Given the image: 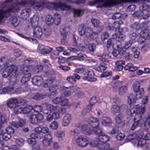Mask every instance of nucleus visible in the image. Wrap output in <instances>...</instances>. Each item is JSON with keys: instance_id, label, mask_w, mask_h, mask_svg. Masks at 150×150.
Masks as SVG:
<instances>
[{"instance_id": "nucleus-1", "label": "nucleus", "mask_w": 150, "mask_h": 150, "mask_svg": "<svg viewBox=\"0 0 150 150\" xmlns=\"http://www.w3.org/2000/svg\"><path fill=\"white\" fill-rule=\"evenodd\" d=\"M20 2H17L16 3L11 4L8 6L5 11H0V22L4 17H8L10 15V13H16L19 10L18 5L25 6L26 4L33 5L34 4L33 0H21Z\"/></svg>"}, {"instance_id": "nucleus-2", "label": "nucleus", "mask_w": 150, "mask_h": 150, "mask_svg": "<svg viewBox=\"0 0 150 150\" xmlns=\"http://www.w3.org/2000/svg\"><path fill=\"white\" fill-rule=\"evenodd\" d=\"M19 74L17 67L13 65L8 67L4 70L2 73V77L4 78H9L10 83L12 85L16 82L17 76Z\"/></svg>"}, {"instance_id": "nucleus-3", "label": "nucleus", "mask_w": 150, "mask_h": 150, "mask_svg": "<svg viewBox=\"0 0 150 150\" xmlns=\"http://www.w3.org/2000/svg\"><path fill=\"white\" fill-rule=\"evenodd\" d=\"M136 0H96L90 1L88 5L90 6H93L96 4L99 5L98 8L102 6L110 7L115 4L121 3H131L135 1Z\"/></svg>"}, {"instance_id": "nucleus-4", "label": "nucleus", "mask_w": 150, "mask_h": 150, "mask_svg": "<svg viewBox=\"0 0 150 150\" xmlns=\"http://www.w3.org/2000/svg\"><path fill=\"white\" fill-rule=\"evenodd\" d=\"M25 103L24 100L22 99L12 98L7 100V105L10 108H13L15 113L18 114L21 110L20 105Z\"/></svg>"}, {"instance_id": "nucleus-5", "label": "nucleus", "mask_w": 150, "mask_h": 150, "mask_svg": "<svg viewBox=\"0 0 150 150\" xmlns=\"http://www.w3.org/2000/svg\"><path fill=\"white\" fill-rule=\"evenodd\" d=\"M48 5L47 6V8L51 9L53 7L57 11L67 10L71 8L70 6H67L63 3L48 2Z\"/></svg>"}, {"instance_id": "nucleus-6", "label": "nucleus", "mask_w": 150, "mask_h": 150, "mask_svg": "<svg viewBox=\"0 0 150 150\" xmlns=\"http://www.w3.org/2000/svg\"><path fill=\"white\" fill-rule=\"evenodd\" d=\"M140 83L138 81L134 82L132 87L134 91L136 93V95L137 99L141 98L143 96L144 89L143 88H140Z\"/></svg>"}, {"instance_id": "nucleus-7", "label": "nucleus", "mask_w": 150, "mask_h": 150, "mask_svg": "<svg viewBox=\"0 0 150 150\" xmlns=\"http://www.w3.org/2000/svg\"><path fill=\"white\" fill-rule=\"evenodd\" d=\"M76 144L79 146L81 147L87 146L89 144L88 139L82 136H79L76 140Z\"/></svg>"}, {"instance_id": "nucleus-8", "label": "nucleus", "mask_w": 150, "mask_h": 150, "mask_svg": "<svg viewBox=\"0 0 150 150\" xmlns=\"http://www.w3.org/2000/svg\"><path fill=\"white\" fill-rule=\"evenodd\" d=\"M29 118L30 122L33 124H37L39 121L43 119V116L41 113L37 114L31 115H29Z\"/></svg>"}, {"instance_id": "nucleus-9", "label": "nucleus", "mask_w": 150, "mask_h": 150, "mask_svg": "<svg viewBox=\"0 0 150 150\" xmlns=\"http://www.w3.org/2000/svg\"><path fill=\"white\" fill-rule=\"evenodd\" d=\"M94 74L92 70L88 71L87 72L86 71V74H84V76H83V79L84 80H87L93 82L96 81V79L94 77Z\"/></svg>"}, {"instance_id": "nucleus-10", "label": "nucleus", "mask_w": 150, "mask_h": 150, "mask_svg": "<svg viewBox=\"0 0 150 150\" xmlns=\"http://www.w3.org/2000/svg\"><path fill=\"white\" fill-rule=\"evenodd\" d=\"M40 53L42 54H45L50 53L52 50V48L47 46H44L41 45H39L37 49Z\"/></svg>"}, {"instance_id": "nucleus-11", "label": "nucleus", "mask_w": 150, "mask_h": 150, "mask_svg": "<svg viewBox=\"0 0 150 150\" xmlns=\"http://www.w3.org/2000/svg\"><path fill=\"white\" fill-rule=\"evenodd\" d=\"M14 59L13 58H10L8 59L7 58L5 57H2L0 58V64L6 67H9L11 66V64H10L12 61L14 60Z\"/></svg>"}, {"instance_id": "nucleus-12", "label": "nucleus", "mask_w": 150, "mask_h": 150, "mask_svg": "<svg viewBox=\"0 0 150 150\" xmlns=\"http://www.w3.org/2000/svg\"><path fill=\"white\" fill-rule=\"evenodd\" d=\"M93 146H96L98 148L101 149L102 150H106L110 147L109 144L106 142L95 143L94 144Z\"/></svg>"}, {"instance_id": "nucleus-13", "label": "nucleus", "mask_w": 150, "mask_h": 150, "mask_svg": "<svg viewBox=\"0 0 150 150\" xmlns=\"http://www.w3.org/2000/svg\"><path fill=\"white\" fill-rule=\"evenodd\" d=\"M110 137L109 136L103 133L101 135H99L97 140L96 141L95 143L106 142H107L108 141Z\"/></svg>"}, {"instance_id": "nucleus-14", "label": "nucleus", "mask_w": 150, "mask_h": 150, "mask_svg": "<svg viewBox=\"0 0 150 150\" xmlns=\"http://www.w3.org/2000/svg\"><path fill=\"white\" fill-rule=\"evenodd\" d=\"M88 122L93 128L97 127H98L99 125V122L98 119L93 117H91L88 119Z\"/></svg>"}, {"instance_id": "nucleus-15", "label": "nucleus", "mask_w": 150, "mask_h": 150, "mask_svg": "<svg viewBox=\"0 0 150 150\" xmlns=\"http://www.w3.org/2000/svg\"><path fill=\"white\" fill-rule=\"evenodd\" d=\"M145 110V108L144 107H140L138 105H135L132 109L134 113H140L142 114L144 113Z\"/></svg>"}, {"instance_id": "nucleus-16", "label": "nucleus", "mask_w": 150, "mask_h": 150, "mask_svg": "<svg viewBox=\"0 0 150 150\" xmlns=\"http://www.w3.org/2000/svg\"><path fill=\"white\" fill-rule=\"evenodd\" d=\"M34 29L33 35L36 38H40L42 34V30L41 28L39 26H36L33 27Z\"/></svg>"}, {"instance_id": "nucleus-17", "label": "nucleus", "mask_w": 150, "mask_h": 150, "mask_svg": "<svg viewBox=\"0 0 150 150\" xmlns=\"http://www.w3.org/2000/svg\"><path fill=\"white\" fill-rule=\"evenodd\" d=\"M32 81L34 85L39 86L43 82V79L41 76H35L32 79Z\"/></svg>"}, {"instance_id": "nucleus-18", "label": "nucleus", "mask_w": 150, "mask_h": 150, "mask_svg": "<svg viewBox=\"0 0 150 150\" xmlns=\"http://www.w3.org/2000/svg\"><path fill=\"white\" fill-rule=\"evenodd\" d=\"M125 64V61L123 60H120L116 61L115 62V69L118 71H120L123 69V66Z\"/></svg>"}, {"instance_id": "nucleus-19", "label": "nucleus", "mask_w": 150, "mask_h": 150, "mask_svg": "<svg viewBox=\"0 0 150 150\" xmlns=\"http://www.w3.org/2000/svg\"><path fill=\"white\" fill-rule=\"evenodd\" d=\"M71 120V116L70 114H67L63 118L62 124L64 126L68 125L70 123Z\"/></svg>"}, {"instance_id": "nucleus-20", "label": "nucleus", "mask_w": 150, "mask_h": 150, "mask_svg": "<svg viewBox=\"0 0 150 150\" xmlns=\"http://www.w3.org/2000/svg\"><path fill=\"white\" fill-rule=\"evenodd\" d=\"M115 121L116 123L117 124H121L123 126L125 125L124 120L123 119V115L120 113H119L116 116Z\"/></svg>"}, {"instance_id": "nucleus-21", "label": "nucleus", "mask_w": 150, "mask_h": 150, "mask_svg": "<svg viewBox=\"0 0 150 150\" xmlns=\"http://www.w3.org/2000/svg\"><path fill=\"white\" fill-rule=\"evenodd\" d=\"M102 124L105 126H109L112 124L110 118L107 116H103L102 118Z\"/></svg>"}, {"instance_id": "nucleus-22", "label": "nucleus", "mask_w": 150, "mask_h": 150, "mask_svg": "<svg viewBox=\"0 0 150 150\" xmlns=\"http://www.w3.org/2000/svg\"><path fill=\"white\" fill-rule=\"evenodd\" d=\"M42 105L50 111L56 110L58 108L57 106H53L47 103H42Z\"/></svg>"}, {"instance_id": "nucleus-23", "label": "nucleus", "mask_w": 150, "mask_h": 150, "mask_svg": "<svg viewBox=\"0 0 150 150\" xmlns=\"http://www.w3.org/2000/svg\"><path fill=\"white\" fill-rule=\"evenodd\" d=\"M135 141L134 145L138 147H142L146 143L145 140L143 138L137 137Z\"/></svg>"}, {"instance_id": "nucleus-24", "label": "nucleus", "mask_w": 150, "mask_h": 150, "mask_svg": "<svg viewBox=\"0 0 150 150\" xmlns=\"http://www.w3.org/2000/svg\"><path fill=\"white\" fill-rule=\"evenodd\" d=\"M19 19L18 17L13 16L10 18L9 20L11 22V23L13 25L16 27L18 25L19 23Z\"/></svg>"}, {"instance_id": "nucleus-25", "label": "nucleus", "mask_w": 150, "mask_h": 150, "mask_svg": "<svg viewBox=\"0 0 150 150\" xmlns=\"http://www.w3.org/2000/svg\"><path fill=\"white\" fill-rule=\"evenodd\" d=\"M136 99H138L136 95H134L132 93H130L127 96L128 103L130 105L132 103L133 104L135 103Z\"/></svg>"}, {"instance_id": "nucleus-26", "label": "nucleus", "mask_w": 150, "mask_h": 150, "mask_svg": "<svg viewBox=\"0 0 150 150\" xmlns=\"http://www.w3.org/2000/svg\"><path fill=\"white\" fill-rule=\"evenodd\" d=\"M138 68L137 67L134 66L133 64L131 63H128L124 67L125 70L132 72L136 70Z\"/></svg>"}, {"instance_id": "nucleus-27", "label": "nucleus", "mask_w": 150, "mask_h": 150, "mask_svg": "<svg viewBox=\"0 0 150 150\" xmlns=\"http://www.w3.org/2000/svg\"><path fill=\"white\" fill-rule=\"evenodd\" d=\"M82 131L84 134L88 135L92 132L91 128L86 125H84L82 127Z\"/></svg>"}, {"instance_id": "nucleus-28", "label": "nucleus", "mask_w": 150, "mask_h": 150, "mask_svg": "<svg viewBox=\"0 0 150 150\" xmlns=\"http://www.w3.org/2000/svg\"><path fill=\"white\" fill-rule=\"evenodd\" d=\"M46 95L42 94L39 93H36L33 94L31 98L35 100H42L45 98Z\"/></svg>"}, {"instance_id": "nucleus-29", "label": "nucleus", "mask_w": 150, "mask_h": 150, "mask_svg": "<svg viewBox=\"0 0 150 150\" xmlns=\"http://www.w3.org/2000/svg\"><path fill=\"white\" fill-rule=\"evenodd\" d=\"M31 9L29 8H26L23 10L21 13V17L23 19H26L29 16Z\"/></svg>"}, {"instance_id": "nucleus-30", "label": "nucleus", "mask_w": 150, "mask_h": 150, "mask_svg": "<svg viewBox=\"0 0 150 150\" xmlns=\"http://www.w3.org/2000/svg\"><path fill=\"white\" fill-rule=\"evenodd\" d=\"M21 110L18 112V114L20 113H22L24 114H27L30 112L33 109V107L31 105H28L23 108L20 106Z\"/></svg>"}, {"instance_id": "nucleus-31", "label": "nucleus", "mask_w": 150, "mask_h": 150, "mask_svg": "<svg viewBox=\"0 0 150 150\" xmlns=\"http://www.w3.org/2000/svg\"><path fill=\"white\" fill-rule=\"evenodd\" d=\"M141 35L145 39H150V32L147 29H145L141 33Z\"/></svg>"}, {"instance_id": "nucleus-32", "label": "nucleus", "mask_w": 150, "mask_h": 150, "mask_svg": "<svg viewBox=\"0 0 150 150\" xmlns=\"http://www.w3.org/2000/svg\"><path fill=\"white\" fill-rule=\"evenodd\" d=\"M84 11L82 9H75L73 11V13L74 17H80L83 13Z\"/></svg>"}, {"instance_id": "nucleus-33", "label": "nucleus", "mask_w": 150, "mask_h": 150, "mask_svg": "<svg viewBox=\"0 0 150 150\" xmlns=\"http://www.w3.org/2000/svg\"><path fill=\"white\" fill-rule=\"evenodd\" d=\"M39 20V17L36 15L34 16L33 17L31 18L30 22L33 27H34L37 25Z\"/></svg>"}, {"instance_id": "nucleus-34", "label": "nucleus", "mask_w": 150, "mask_h": 150, "mask_svg": "<svg viewBox=\"0 0 150 150\" xmlns=\"http://www.w3.org/2000/svg\"><path fill=\"white\" fill-rule=\"evenodd\" d=\"M11 125L16 128H18L19 127H22L25 125L24 121L22 119L19 120L18 122H12L11 123Z\"/></svg>"}, {"instance_id": "nucleus-35", "label": "nucleus", "mask_w": 150, "mask_h": 150, "mask_svg": "<svg viewBox=\"0 0 150 150\" xmlns=\"http://www.w3.org/2000/svg\"><path fill=\"white\" fill-rule=\"evenodd\" d=\"M33 1L34 2V4L32 5V6L35 5L34 6V8L36 10H40L42 9L43 5H46V4L47 3L48 4V2H43L41 3H39L35 4L34 0H33ZM27 5H30V6H32V5H30V4Z\"/></svg>"}, {"instance_id": "nucleus-36", "label": "nucleus", "mask_w": 150, "mask_h": 150, "mask_svg": "<svg viewBox=\"0 0 150 150\" xmlns=\"http://www.w3.org/2000/svg\"><path fill=\"white\" fill-rule=\"evenodd\" d=\"M62 88L64 90H65L63 92V94L64 97H68L71 94V92L70 91V90H71V89L72 88V87L71 86H69L68 87H65L64 86H63L62 87Z\"/></svg>"}, {"instance_id": "nucleus-37", "label": "nucleus", "mask_w": 150, "mask_h": 150, "mask_svg": "<svg viewBox=\"0 0 150 150\" xmlns=\"http://www.w3.org/2000/svg\"><path fill=\"white\" fill-rule=\"evenodd\" d=\"M45 20L47 24L49 25H52L54 22V19L52 16L49 14L46 16Z\"/></svg>"}, {"instance_id": "nucleus-38", "label": "nucleus", "mask_w": 150, "mask_h": 150, "mask_svg": "<svg viewBox=\"0 0 150 150\" xmlns=\"http://www.w3.org/2000/svg\"><path fill=\"white\" fill-rule=\"evenodd\" d=\"M31 76L30 73L25 74L22 78L21 80V83L25 84L27 83L30 80Z\"/></svg>"}, {"instance_id": "nucleus-39", "label": "nucleus", "mask_w": 150, "mask_h": 150, "mask_svg": "<svg viewBox=\"0 0 150 150\" xmlns=\"http://www.w3.org/2000/svg\"><path fill=\"white\" fill-rule=\"evenodd\" d=\"M54 81V79L52 77L49 78L43 84V86L45 88L49 87L53 83Z\"/></svg>"}, {"instance_id": "nucleus-40", "label": "nucleus", "mask_w": 150, "mask_h": 150, "mask_svg": "<svg viewBox=\"0 0 150 150\" xmlns=\"http://www.w3.org/2000/svg\"><path fill=\"white\" fill-rule=\"evenodd\" d=\"M137 135L136 134L134 133L128 135L126 139L127 140L131 141L134 144V143L136 142L135 139H137Z\"/></svg>"}, {"instance_id": "nucleus-41", "label": "nucleus", "mask_w": 150, "mask_h": 150, "mask_svg": "<svg viewBox=\"0 0 150 150\" xmlns=\"http://www.w3.org/2000/svg\"><path fill=\"white\" fill-rule=\"evenodd\" d=\"M131 51L134 53V56L135 58H138L139 56L140 52L136 47H132L130 49Z\"/></svg>"}, {"instance_id": "nucleus-42", "label": "nucleus", "mask_w": 150, "mask_h": 150, "mask_svg": "<svg viewBox=\"0 0 150 150\" xmlns=\"http://www.w3.org/2000/svg\"><path fill=\"white\" fill-rule=\"evenodd\" d=\"M130 27L133 30L137 31L140 29L141 26L139 23L137 22H135L132 24Z\"/></svg>"}, {"instance_id": "nucleus-43", "label": "nucleus", "mask_w": 150, "mask_h": 150, "mask_svg": "<svg viewBox=\"0 0 150 150\" xmlns=\"http://www.w3.org/2000/svg\"><path fill=\"white\" fill-rule=\"evenodd\" d=\"M83 24L81 25L79 28V33L81 36H83L84 35H86V28Z\"/></svg>"}, {"instance_id": "nucleus-44", "label": "nucleus", "mask_w": 150, "mask_h": 150, "mask_svg": "<svg viewBox=\"0 0 150 150\" xmlns=\"http://www.w3.org/2000/svg\"><path fill=\"white\" fill-rule=\"evenodd\" d=\"M111 110L113 114H115L120 112L119 106L116 105H113L111 108Z\"/></svg>"}, {"instance_id": "nucleus-45", "label": "nucleus", "mask_w": 150, "mask_h": 150, "mask_svg": "<svg viewBox=\"0 0 150 150\" xmlns=\"http://www.w3.org/2000/svg\"><path fill=\"white\" fill-rule=\"evenodd\" d=\"M106 68L107 67L104 64H101L96 68V70L99 72H103Z\"/></svg>"}, {"instance_id": "nucleus-46", "label": "nucleus", "mask_w": 150, "mask_h": 150, "mask_svg": "<svg viewBox=\"0 0 150 150\" xmlns=\"http://www.w3.org/2000/svg\"><path fill=\"white\" fill-rule=\"evenodd\" d=\"M127 90V87L126 86H122L119 89V93L120 95H122Z\"/></svg>"}, {"instance_id": "nucleus-47", "label": "nucleus", "mask_w": 150, "mask_h": 150, "mask_svg": "<svg viewBox=\"0 0 150 150\" xmlns=\"http://www.w3.org/2000/svg\"><path fill=\"white\" fill-rule=\"evenodd\" d=\"M150 11H141V18L143 19H146L150 16Z\"/></svg>"}, {"instance_id": "nucleus-48", "label": "nucleus", "mask_w": 150, "mask_h": 150, "mask_svg": "<svg viewBox=\"0 0 150 150\" xmlns=\"http://www.w3.org/2000/svg\"><path fill=\"white\" fill-rule=\"evenodd\" d=\"M91 109V106L88 105L81 112V114L83 115H85L88 112L91 114L90 113Z\"/></svg>"}, {"instance_id": "nucleus-49", "label": "nucleus", "mask_w": 150, "mask_h": 150, "mask_svg": "<svg viewBox=\"0 0 150 150\" xmlns=\"http://www.w3.org/2000/svg\"><path fill=\"white\" fill-rule=\"evenodd\" d=\"M51 28L49 26H48L44 29V34L46 37L50 35L51 33Z\"/></svg>"}, {"instance_id": "nucleus-50", "label": "nucleus", "mask_w": 150, "mask_h": 150, "mask_svg": "<svg viewBox=\"0 0 150 150\" xmlns=\"http://www.w3.org/2000/svg\"><path fill=\"white\" fill-rule=\"evenodd\" d=\"M93 130L95 134L98 135V136L103 133L101 129L98 127L93 128Z\"/></svg>"}, {"instance_id": "nucleus-51", "label": "nucleus", "mask_w": 150, "mask_h": 150, "mask_svg": "<svg viewBox=\"0 0 150 150\" xmlns=\"http://www.w3.org/2000/svg\"><path fill=\"white\" fill-rule=\"evenodd\" d=\"M120 112H126L128 110V106L125 104H122L119 106Z\"/></svg>"}, {"instance_id": "nucleus-52", "label": "nucleus", "mask_w": 150, "mask_h": 150, "mask_svg": "<svg viewBox=\"0 0 150 150\" xmlns=\"http://www.w3.org/2000/svg\"><path fill=\"white\" fill-rule=\"evenodd\" d=\"M14 89L13 86H7L4 87L2 90L3 93H8L9 92L13 91Z\"/></svg>"}, {"instance_id": "nucleus-53", "label": "nucleus", "mask_w": 150, "mask_h": 150, "mask_svg": "<svg viewBox=\"0 0 150 150\" xmlns=\"http://www.w3.org/2000/svg\"><path fill=\"white\" fill-rule=\"evenodd\" d=\"M91 22L94 27L97 28L99 26V22L98 20L93 18L91 19Z\"/></svg>"}, {"instance_id": "nucleus-54", "label": "nucleus", "mask_w": 150, "mask_h": 150, "mask_svg": "<svg viewBox=\"0 0 150 150\" xmlns=\"http://www.w3.org/2000/svg\"><path fill=\"white\" fill-rule=\"evenodd\" d=\"M139 9L141 11L150 10L149 6L145 4H144L141 6L139 7Z\"/></svg>"}, {"instance_id": "nucleus-55", "label": "nucleus", "mask_w": 150, "mask_h": 150, "mask_svg": "<svg viewBox=\"0 0 150 150\" xmlns=\"http://www.w3.org/2000/svg\"><path fill=\"white\" fill-rule=\"evenodd\" d=\"M7 120L8 117L5 115H1L0 117V123L2 125L7 122Z\"/></svg>"}, {"instance_id": "nucleus-56", "label": "nucleus", "mask_w": 150, "mask_h": 150, "mask_svg": "<svg viewBox=\"0 0 150 150\" xmlns=\"http://www.w3.org/2000/svg\"><path fill=\"white\" fill-rule=\"evenodd\" d=\"M43 67L41 65H38L35 66L34 69L33 71L35 73H38L39 71L43 70Z\"/></svg>"}, {"instance_id": "nucleus-57", "label": "nucleus", "mask_w": 150, "mask_h": 150, "mask_svg": "<svg viewBox=\"0 0 150 150\" xmlns=\"http://www.w3.org/2000/svg\"><path fill=\"white\" fill-rule=\"evenodd\" d=\"M74 72L77 73H81L83 75L86 74V71L82 68L76 69L74 70Z\"/></svg>"}, {"instance_id": "nucleus-58", "label": "nucleus", "mask_w": 150, "mask_h": 150, "mask_svg": "<svg viewBox=\"0 0 150 150\" xmlns=\"http://www.w3.org/2000/svg\"><path fill=\"white\" fill-rule=\"evenodd\" d=\"M113 46L116 47L117 49H119L122 47V44L121 42L118 40H115V42L113 44Z\"/></svg>"}, {"instance_id": "nucleus-59", "label": "nucleus", "mask_w": 150, "mask_h": 150, "mask_svg": "<svg viewBox=\"0 0 150 150\" xmlns=\"http://www.w3.org/2000/svg\"><path fill=\"white\" fill-rule=\"evenodd\" d=\"M88 47L90 52H93L96 49V45L93 43L90 44L88 45Z\"/></svg>"}, {"instance_id": "nucleus-60", "label": "nucleus", "mask_w": 150, "mask_h": 150, "mask_svg": "<svg viewBox=\"0 0 150 150\" xmlns=\"http://www.w3.org/2000/svg\"><path fill=\"white\" fill-rule=\"evenodd\" d=\"M93 30L91 28L87 27L86 28V35L90 37L91 33H92Z\"/></svg>"}, {"instance_id": "nucleus-61", "label": "nucleus", "mask_w": 150, "mask_h": 150, "mask_svg": "<svg viewBox=\"0 0 150 150\" xmlns=\"http://www.w3.org/2000/svg\"><path fill=\"white\" fill-rule=\"evenodd\" d=\"M134 119V121H137L140 122L141 121V118L142 116V114L140 113H135Z\"/></svg>"}, {"instance_id": "nucleus-62", "label": "nucleus", "mask_w": 150, "mask_h": 150, "mask_svg": "<svg viewBox=\"0 0 150 150\" xmlns=\"http://www.w3.org/2000/svg\"><path fill=\"white\" fill-rule=\"evenodd\" d=\"M78 59L79 61H83L84 59H86L87 57L84 54H83L81 53H79L77 54Z\"/></svg>"}, {"instance_id": "nucleus-63", "label": "nucleus", "mask_w": 150, "mask_h": 150, "mask_svg": "<svg viewBox=\"0 0 150 150\" xmlns=\"http://www.w3.org/2000/svg\"><path fill=\"white\" fill-rule=\"evenodd\" d=\"M33 109L35 112H39L42 111V108L40 105H36L33 107Z\"/></svg>"}, {"instance_id": "nucleus-64", "label": "nucleus", "mask_w": 150, "mask_h": 150, "mask_svg": "<svg viewBox=\"0 0 150 150\" xmlns=\"http://www.w3.org/2000/svg\"><path fill=\"white\" fill-rule=\"evenodd\" d=\"M133 41L129 40L126 42L125 43L124 47L126 49H128L130 47L133 43Z\"/></svg>"}]
</instances>
